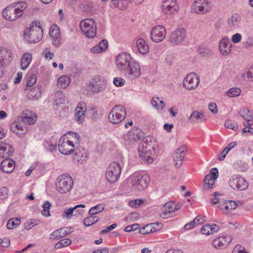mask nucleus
Returning a JSON list of instances; mask_svg holds the SVG:
<instances>
[{
	"instance_id": "36",
	"label": "nucleus",
	"mask_w": 253,
	"mask_h": 253,
	"mask_svg": "<svg viewBox=\"0 0 253 253\" xmlns=\"http://www.w3.org/2000/svg\"><path fill=\"white\" fill-rule=\"evenodd\" d=\"M162 9L163 12L165 14L172 13L174 11L178 10V5H171L169 4H162Z\"/></svg>"
},
{
	"instance_id": "62",
	"label": "nucleus",
	"mask_w": 253,
	"mask_h": 253,
	"mask_svg": "<svg viewBox=\"0 0 253 253\" xmlns=\"http://www.w3.org/2000/svg\"><path fill=\"white\" fill-rule=\"evenodd\" d=\"M201 231L202 233L204 235H208L211 234L210 224H206L204 225L201 228Z\"/></svg>"
},
{
	"instance_id": "46",
	"label": "nucleus",
	"mask_w": 253,
	"mask_h": 253,
	"mask_svg": "<svg viewBox=\"0 0 253 253\" xmlns=\"http://www.w3.org/2000/svg\"><path fill=\"white\" fill-rule=\"evenodd\" d=\"M27 86L31 87L36 83V76L34 74L28 73L27 76Z\"/></svg>"
},
{
	"instance_id": "47",
	"label": "nucleus",
	"mask_w": 253,
	"mask_h": 253,
	"mask_svg": "<svg viewBox=\"0 0 253 253\" xmlns=\"http://www.w3.org/2000/svg\"><path fill=\"white\" fill-rule=\"evenodd\" d=\"M19 121L17 120L12 123L10 125V130L12 132H15L16 131H19L21 128H26V127L24 126H22L20 123H19Z\"/></svg>"
},
{
	"instance_id": "60",
	"label": "nucleus",
	"mask_w": 253,
	"mask_h": 253,
	"mask_svg": "<svg viewBox=\"0 0 253 253\" xmlns=\"http://www.w3.org/2000/svg\"><path fill=\"white\" fill-rule=\"evenodd\" d=\"M43 145L47 150L50 152H53L56 149V146L55 145L51 144L47 141H45Z\"/></svg>"
},
{
	"instance_id": "31",
	"label": "nucleus",
	"mask_w": 253,
	"mask_h": 253,
	"mask_svg": "<svg viewBox=\"0 0 253 253\" xmlns=\"http://www.w3.org/2000/svg\"><path fill=\"white\" fill-rule=\"evenodd\" d=\"M41 96V89L39 86L32 87L28 92L27 97L30 100L38 99Z\"/></svg>"
},
{
	"instance_id": "6",
	"label": "nucleus",
	"mask_w": 253,
	"mask_h": 253,
	"mask_svg": "<svg viewBox=\"0 0 253 253\" xmlns=\"http://www.w3.org/2000/svg\"><path fill=\"white\" fill-rule=\"evenodd\" d=\"M121 172V167L117 162L111 163L107 167L106 178L110 183H114L119 178Z\"/></svg>"
},
{
	"instance_id": "42",
	"label": "nucleus",
	"mask_w": 253,
	"mask_h": 253,
	"mask_svg": "<svg viewBox=\"0 0 253 253\" xmlns=\"http://www.w3.org/2000/svg\"><path fill=\"white\" fill-rule=\"evenodd\" d=\"M72 243V241L69 239H64L58 242L55 245L54 248L59 249L63 247L69 246Z\"/></svg>"
},
{
	"instance_id": "15",
	"label": "nucleus",
	"mask_w": 253,
	"mask_h": 253,
	"mask_svg": "<svg viewBox=\"0 0 253 253\" xmlns=\"http://www.w3.org/2000/svg\"><path fill=\"white\" fill-rule=\"evenodd\" d=\"M91 89L95 93L103 91L106 88V81L100 76H95L90 82Z\"/></svg>"
},
{
	"instance_id": "29",
	"label": "nucleus",
	"mask_w": 253,
	"mask_h": 253,
	"mask_svg": "<svg viewBox=\"0 0 253 253\" xmlns=\"http://www.w3.org/2000/svg\"><path fill=\"white\" fill-rule=\"evenodd\" d=\"M188 120L192 123L197 124L205 121L206 118L203 113L195 111L192 113Z\"/></svg>"
},
{
	"instance_id": "55",
	"label": "nucleus",
	"mask_w": 253,
	"mask_h": 253,
	"mask_svg": "<svg viewBox=\"0 0 253 253\" xmlns=\"http://www.w3.org/2000/svg\"><path fill=\"white\" fill-rule=\"evenodd\" d=\"M64 135H67V137H69V136H71L73 138L75 139V144H79L80 143V135L78 133L72 131H69Z\"/></svg>"
},
{
	"instance_id": "52",
	"label": "nucleus",
	"mask_w": 253,
	"mask_h": 253,
	"mask_svg": "<svg viewBox=\"0 0 253 253\" xmlns=\"http://www.w3.org/2000/svg\"><path fill=\"white\" fill-rule=\"evenodd\" d=\"M198 52L203 57L211 55L212 53L210 49L205 47H199L198 49Z\"/></svg>"
},
{
	"instance_id": "33",
	"label": "nucleus",
	"mask_w": 253,
	"mask_h": 253,
	"mask_svg": "<svg viewBox=\"0 0 253 253\" xmlns=\"http://www.w3.org/2000/svg\"><path fill=\"white\" fill-rule=\"evenodd\" d=\"M85 205L84 204L77 205L73 208H70L69 209H65L64 211L62 214L63 218H66L68 219H71L72 217L74 215V211L77 208H84Z\"/></svg>"
},
{
	"instance_id": "56",
	"label": "nucleus",
	"mask_w": 253,
	"mask_h": 253,
	"mask_svg": "<svg viewBox=\"0 0 253 253\" xmlns=\"http://www.w3.org/2000/svg\"><path fill=\"white\" fill-rule=\"evenodd\" d=\"M164 207L165 208H168L170 211L171 213L179 209L178 207L171 203H167L165 204Z\"/></svg>"
},
{
	"instance_id": "10",
	"label": "nucleus",
	"mask_w": 253,
	"mask_h": 253,
	"mask_svg": "<svg viewBox=\"0 0 253 253\" xmlns=\"http://www.w3.org/2000/svg\"><path fill=\"white\" fill-rule=\"evenodd\" d=\"M141 69L139 64L135 61L131 63L122 72L129 80L137 79L140 76Z\"/></svg>"
},
{
	"instance_id": "58",
	"label": "nucleus",
	"mask_w": 253,
	"mask_h": 253,
	"mask_svg": "<svg viewBox=\"0 0 253 253\" xmlns=\"http://www.w3.org/2000/svg\"><path fill=\"white\" fill-rule=\"evenodd\" d=\"M143 203L142 199H135L133 201H130L129 202V205L133 208H136Z\"/></svg>"
},
{
	"instance_id": "32",
	"label": "nucleus",
	"mask_w": 253,
	"mask_h": 253,
	"mask_svg": "<svg viewBox=\"0 0 253 253\" xmlns=\"http://www.w3.org/2000/svg\"><path fill=\"white\" fill-rule=\"evenodd\" d=\"M136 46L139 52L141 54H145L149 51V46L143 39L137 40Z\"/></svg>"
},
{
	"instance_id": "57",
	"label": "nucleus",
	"mask_w": 253,
	"mask_h": 253,
	"mask_svg": "<svg viewBox=\"0 0 253 253\" xmlns=\"http://www.w3.org/2000/svg\"><path fill=\"white\" fill-rule=\"evenodd\" d=\"M215 180H211L209 179V181H206V177L205 178V179L204 180V188L205 189L208 190L210 188H213V186L214 185V181Z\"/></svg>"
},
{
	"instance_id": "44",
	"label": "nucleus",
	"mask_w": 253,
	"mask_h": 253,
	"mask_svg": "<svg viewBox=\"0 0 253 253\" xmlns=\"http://www.w3.org/2000/svg\"><path fill=\"white\" fill-rule=\"evenodd\" d=\"M40 223V220L30 219L27 220L24 224V228L26 230H29L32 227L37 225Z\"/></svg>"
},
{
	"instance_id": "35",
	"label": "nucleus",
	"mask_w": 253,
	"mask_h": 253,
	"mask_svg": "<svg viewBox=\"0 0 253 253\" xmlns=\"http://www.w3.org/2000/svg\"><path fill=\"white\" fill-rule=\"evenodd\" d=\"M127 5V2L124 0H112L110 6L112 8H119L120 9H126Z\"/></svg>"
},
{
	"instance_id": "39",
	"label": "nucleus",
	"mask_w": 253,
	"mask_h": 253,
	"mask_svg": "<svg viewBox=\"0 0 253 253\" xmlns=\"http://www.w3.org/2000/svg\"><path fill=\"white\" fill-rule=\"evenodd\" d=\"M17 121L19 122H22L25 124L29 125H33L35 123V120L31 116H27L26 114H23L21 116L17 118Z\"/></svg>"
},
{
	"instance_id": "59",
	"label": "nucleus",
	"mask_w": 253,
	"mask_h": 253,
	"mask_svg": "<svg viewBox=\"0 0 253 253\" xmlns=\"http://www.w3.org/2000/svg\"><path fill=\"white\" fill-rule=\"evenodd\" d=\"M113 83L117 86H122L125 84V81L121 78L116 77L113 80Z\"/></svg>"
},
{
	"instance_id": "8",
	"label": "nucleus",
	"mask_w": 253,
	"mask_h": 253,
	"mask_svg": "<svg viewBox=\"0 0 253 253\" xmlns=\"http://www.w3.org/2000/svg\"><path fill=\"white\" fill-rule=\"evenodd\" d=\"M138 151L140 157L147 163L150 164L153 162V159L151 155L154 151V149L152 145L141 142L139 144Z\"/></svg>"
},
{
	"instance_id": "48",
	"label": "nucleus",
	"mask_w": 253,
	"mask_h": 253,
	"mask_svg": "<svg viewBox=\"0 0 253 253\" xmlns=\"http://www.w3.org/2000/svg\"><path fill=\"white\" fill-rule=\"evenodd\" d=\"M240 93L241 89L237 87H232L229 89L227 92V95L230 97L238 96Z\"/></svg>"
},
{
	"instance_id": "41",
	"label": "nucleus",
	"mask_w": 253,
	"mask_h": 253,
	"mask_svg": "<svg viewBox=\"0 0 253 253\" xmlns=\"http://www.w3.org/2000/svg\"><path fill=\"white\" fill-rule=\"evenodd\" d=\"M98 220L99 218L97 216L89 215L84 219L83 223L85 226H89L96 223Z\"/></svg>"
},
{
	"instance_id": "40",
	"label": "nucleus",
	"mask_w": 253,
	"mask_h": 253,
	"mask_svg": "<svg viewBox=\"0 0 253 253\" xmlns=\"http://www.w3.org/2000/svg\"><path fill=\"white\" fill-rule=\"evenodd\" d=\"M104 209V206L101 204H98L90 209L88 211V214L89 215H94L102 211Z\"/></svg>"
},
{
	"instance_id": "50",
	"label": "nucleus",
	"mask_w": 253,
	"mask_h": 253,
	"mask_svg": "<svg viewBox=\"0 0 253 253\" xmlns=\"http://www.w3.org/2000/svg\"><path fill=\"white\" fill-rule=\"evenodd\" d=\"M51 207V204L48 201H46L42 205L43 210L42 212V214L46 217H48L50 216V214L49 212V209Z\"/></svg>"
},
{
	"instance_id": "3",
	"label": "nucleus",
	"mask_w": 253,
	"mask_h": 253,
	"mask_svg": "<svg viewBox=\"0 0 253 253\" xmlns=\"http://www.w3.org/2000/svg\"><path fill=\"white\" fill-rule=\"evenodd\" d=\"M131 188L134 191H141L146 189L149 183L150 177L146 174H134L130 177Z\"/></svg>"
},
{
	"instance_id": "38",
	"label": "nucleus",
	"mask_w": 253,
	"mask_h": 253,
	"mask_svg": "<svg viewBox=\"0 0 253 253\" xmlns=\"http://www.w3.org/2000/svg\"><path fill=\"white\" fill-rule=\"evenodd\" d=\"M53 30L50 29L49 34L50 36L53 38L52 43L55 46H58L61 42L60 39L59 37V33L58 30H56L55 34Z\"/></svg>"
},
{
	"instance_id": "64",
	"label": "nucleus",
	"mask_w": 253,
	"mask_h": 253,
	"mask_svg": "<svg viewBox=\"0 0 253 253\" xmlns=\"http://www.w3.org/2000/svg\"><path fill=\"white\" fill-rule=\"evenodd\" d=\"M224 204L228 205L229 208L230 210H235L237 206V204L236 202L231 200H225L224 201Z\"/></svg>"
},
{
	"instance_id": "27",
	"label": "nucleus",
	"mask_w": 253,
	"mask_h": 253,
	"mask_svg": "<svg viewBox=\"0 0 253 253\" xmlns=\"http://www.w3.org/2000/svg\"><path fill=\"white\" fill-rule=\"evenodd\" d=\"M232 44L228 39L223 38L219 43V48L223 55H227L231 51Z\"/></svg>"
},
{
	"instance_id": "30",
	"label": "nucleus",
	"mask_w": 253,
	"mask_h": 253,
	"mask_svg": "<svg viewBox=\"0 0 253 253\" xmlns=\"http://www.w3.org/2000/svg\"><path fill=\"white\" fill-rule=\"evenodd\" d=\"M241 20L240 16L237 13H234L228 19V26L230 29L237 28L240 25Z\"/></svg>"
},
{
	"instance_id": "53",
	"label": "nucleus",
	"mask_w": 253,
	"mask_h": 253,
	"mask_svg": "<svg viewBox=\"0 0 253 253\" xmlns=\"http://www.w3.org/2000/svg\"><path fill=\"white\" fill-rule=\"evenodd\" d=\"M60 231L61 232L62 237H63L72 233L74 231V229L71 227H65L60 228Z\"/></svg>"
},
{
	"instance_id": "17",
	"label": "nucleus",
	"mask_w": 253,
	"mask_h": 253,
	"mask_svg": "<svg viewBox=\"0 0 253 253\" xmlns=\"http://www.w3.org/2000/svg\"><path fill=\"white\" fill-rule=\"evenodd\" d=\"M185 30L181 28L178 29L170 35L169 41L174 45H177L182 42L185 38Z\"/></svg>"
},
{
	"instance_id": "61",
	"label": "nucleus",
	"mask_w": 253,
	"mask_h": 253,
	"mask_svg": "<svg viewBox=\"0 0 253 253\" xmlns=\"http://www.w3.org/2000/svg\"><path fill=\"white\" fill-rule=\"evenodd\" d=\"M139 227V224L138 223L133 224L131 225H129L126 227L124 231L126 232H130L132 231L136 230Z\"/></svg>"
},
{
	"instance_id": "11",
	"label": "nucleus",
	"mask_w": 253,
	"mask_h": 253,
	"mask_svg": "<svg viewBox=\"0 0 253 253\" xmlns=\"http://www.w3.org/2000/svg\"><path fill=\"white\" fill-rule=\"evenodd\" d=\"M229 184L233 189L238 191L246 190L248 187V183L246 179L238 175H234L229 180Z\"/></svg>"
},
{
	"instance_id": "20",
	"label": "nucleus",
	"mask_w": 253,
	"mask_h": 253,
	"mask_svg": "<svg viewBox=\"0 0 253 253\" xmlns=\"http://www.w3.org/2000/svg\"><path fill=\"white\" fill-rule=\"evenodd\" d=\"M240 116L246 121L243 122L245 126H250L253 125V111L247 108H243L239 111Z\"/></svg>"
},
{
	"instance_id": "7",
	"label": "nucleus",
	"mask_w": 253,
	"mask_h": 253,
	"mask_svg": "<svg viewBox=\"0 0 253 253\" xmlns=\"http://www.w3.org/2000/svg\"><path fill=\"white\" fill-rule=\"evenodd\" d=\"M80 28L85 36L89 38H94L96 34V25L93 19L86 18L80 23Z\"/></svg>"
},
{
	"instance_id": "21",
	"label": "nucleus",
	"mask_w": 253,
	"mask_h": 253,
	"mask_svg": "<svg viewBox=\"0 0 253 253\" xmlns=\"http://www.w3.org/2000/svg\"><path fill=\"white\" fill-rule=\"evenodd\" d=\"M66 101L65 95L61 91L56 92L54 97V109L60 111V109H63Z\"/></svg>"
},
{
	"instance_id": "51",
	"label": "nucleus",
	"mask_w": 253,
	"mask_h": 253,
	"mask_svg": "<svg viewBox=\"0 0 253 253\" xmlns=\"http://www.w3.org/2000/svg\"><path fill=\"white\" fill-rule=\"evenodd\" d=\"M155 225V224H148L139 229V233L141 234H148L152 233L151 226Z\"/></svg>"
},
{
	"instance_id": "54",
	"label": "nucleus",
	"mask_w": 253,
	"mask_h": 253,
	"mask_svg": "<svg viewBox=\"0 0 253 253\" xmlns=\"http://www.w3.org/2000/svg\"><path fill=\"white\" fill-rule=\"evenodd\" d=\"M60 228L53 231L50 235V239L52 240L59 239L62 238Z\"/></svg>"
},
{
	"instance_id": "14",
	"label": "nucleus",
	"mask_w": 253,
	"mask_h": 253,
	"mask_svg": "<svg viewBox=\"0 0 253 253\" xmlns=\"http://www.w3.org/2000/svg\"><path fill=\"white\" fill-rule=\"evenodd\" d=\"M166 31L165 27L157 25L153 27L151 32V39L155 42H162L165 38Z\"/></svg>"
},
{
	"instance_id": "13",
	"label": "nucleus",
	"mask_w": 253,
	"mask_h": 253,
	"mask_svg": "<svg viewBox=\"0 0 253 253\" xmlns=\"http://www.w3.org/2000/svg\"><path fill=\"white\" fill-rule=\"evenodd\" d=\"M199 77L195 73L188 74L183 80V86L188 90L195 89L199 84Z\"/></svg>"
},
{
	"instance_id": "19",
	"label": "nucleus",
	"mask_w": 253,
	"mask_h": 253,
	"mask_svg": "<svg viewBox=\"0 0 253 253\" xmlns=\"http://www.w3.org/2000/svg\"><path fill=\"white\" fill-rule=\"evenodd\" d=\"M86 110V107L84 102H80L78 105L75 109V117L78 123L82 124L84 122Z\"/></svg>"
},
{
	"instance_id": "26",
	"label": "nucleus",
	"mask_w": 253,
	"mask_h": 253,
	"mask_svg": "<svg viewBox=\"0 0 253 253\" xmlns=\"http://www.w3.org/2000/svg\"><path fill=\"white\" fill-rule=\"evenodd\" d=\"M231 240L232 238L230 236L220 237L215 239L212 241V244L216 248H222L228 245L231 242Z\"/></svg>"
},
{
	"instance_id": "18",
	"label": "nucleus",
	"mask_w": 253,
	"mask_h": 253,
	"mask_svg": "<svg viewBox=\"0 0 253 253\" xmlns=\"http://www.w3.org/2000/svg\"><path fill=\"white\" fill-rule=\"evenodd\" d=\"M12 58V54L10 50L0 47V64L4 66L9 64Z\"/></svg>"
},
{
	"instance_id": "16",
	"label": "nucleus",
	"mask_w": 253,
	"mask_h": 253,
	"mask_svg": "<svg viewBox=\"0 0 253 253\" xmlns=\"http://www.w3.org/2000/svg\"><path fill=\"white\" fill-rule=\"evenodd\" d=\"M186 152L187 147L186 145H183L178 147L173 153V159L175 162V167L178 168L182 165Z\"/></svg>"
},
{
	"instance_id": "49",
	"label": "nucleus",
	"mask_w": 253,
	"mask_h": 253,
	"mask_svg": "<svg viewBox=\"0 0 253 253\" xmlns=\"http://www.w3.org/2000/svg\"><path fill=\"white\" fill-rule=\"evenodd\" d=\"M225 126L233 130H236L238 128V124L234 121H226L224 124Z\"/></svg>"
},
{
	"instance_id": "2",
	"label": "nucleus",
	"mask_w": 253,
	"mask_h": 253,
	"mask_svg": "<svg viewBox=\"0 0 253 253\" xmlns=\"http://www.w3.org/2000/svg\"><path fill=\"white\" fill-rule=\"evenodd\" d=\"M43 31L39 21L32 22L31 26L25 30L24 39L29 43H37L43 37Z\"/></svg>"
},
{
	"instance_id": "4",
	"label": "nucleus",
	"mask_w": 253,
	"mask_h": 253,
	"mask_svg": "<svg viewBox=\"0 0 253 253\" xmlns=\"http://www.w3.org/2000/svg\"><path fill=\"white\" fill-rule=\"evenodd\" d=\"M73 180L69 174H62L56 179L55 186L56 190L61 194L69 192L73 185Z\"/></svg>"
},
{
	"instance_id": "5",
	"label": "nucleus",
	"mask_w": 253,
	"mask_h": 253,
	"mask_svg": "<svg viewBox=\"0 0 253 253\" xmlns=\"http://www.w3.org/2000/svg\"><path fill=\"white\" fill-rule=\"evenodd\" d=\"M126 113L123 105H116L111 110L108 115L109 121L114 124L121 122L126 117Z\"/></svg>"
},
{
	"instance_id": "12",
	"label": "nucleus",
	"mask_w": 253,
	"mask_h": 253,
	"mask_svg": "<svg viewBox=\"0 0 253 253\" xmlns=\"http://www.w3.org/2000/svg\"><path fill=\"white\" fill-rule=\"evenodd\" d=\"M133 61L129 54L121 52L116 58V65L118 69L122 72Z\"/></svg>"
},
{
	"instance_id": "9",
	"label": "nucleus",
	"mask_w": 253,
	"mask_h": 253,
	"mask_svg": "<svg viewBox=\"0 0 253 253\" xmlns=\"http://www.w3.org/2000/svg\"><path fill=\"white\" fill-rule=\"evenodd\" d=\"M70 137L62 136L59 141L58 148L60 152L65 155H68L73 152L75 145L74 142L69 140Z\"/></svg>"
},
{
	"instance_id": "1",
	"label": "nucleus",
	"mask_w": 253,
	"mask_h": 253,
	"mask_svg": "<svg viewBox=\"0 0 253 253\" xmlns=\"http://www.w3.org/2000/svg\"><path fill=\"white\" fill-rule=\"evenodd\" d=\"M27 7V3L24 1L13 3L4 8L2 16L6 20L14 21L22 15L23 11Z\"/></svg>"
},
{
	"instance_id": "43",
	"label": "nucleus",
	"mask_w": 253,
	"mask_h": 253,
	"mask_svg": "<svg viewBox=\"0 0 253 253\" xmlns=\"http://www.w3.org/2000/svg\"><path fill=\"white\" fill-rule=\"evenodd\" d=\"M218 177V171L217 168H213L211 169L210 173L206 176V181L211 180H216Z\"/></svg>"
},
{
	"instance_id": "37",
	"label": "nucleus",
	"mask_w": 253,
	"mask_h": 253,
	"mask_svg": "<svg viewBox=\"0 0 253 253\" xmlns=\"http://www.w3.org/2000/svg\"><path fill=\"white\" fill-rule=\"evenodd\" d=\"M70 83V78L66 75L60 77L57 81V84L61 88L66 87Z\"/></svg>"
},
{
	"instance_id": "23",
	"label": "nucleus",
	"mask_w": 253,
	"mask_h": 253,
	"mask_svg": "<svg viewBox=\"0 0 253 253\" xmlns=\"http://www.w3.org/2000/svg\"><path fill=\"white\" fill-rule=\"evenodd\" d=\"M193 7L196 12L198 13H205L210 9L207 0H195Z\"/></svg>"
},
{
	"instance_id": "45",
	"label": "nucleus",
	"mask_w": 253,
	"mask_h": 253,
	"mask_svg": "<svg viewBox=\"0 0 253 253\" xmlns=\"http://www.w3.org/2000/svg\"><path fill=\"white\" fill-rule=\"evenodd\" d=\"M20 223V220L18 218H12L9 219L6 224V227L8 229H12Z\"/></svg>"
},
{
	"instance_id": "24",
	"label": "nucleus",
	"mask_w": 253,
	"mask_h": 253,
	"mask_svg": "<svg viewBox=\"0 0 253 253\" xmlns=\"http://www.w3.org/2000/svg\"><path fill=\"white\" fill-rule=\"evenodd\" d=\"M14 152L13 147L4 142L0 143V157L2 158H8Z\"/></svg>"
},
{
	"instance_id": "63",
	"label": "nucleus",
	"mask_w": 253,
	"mask_h": 253,
	"mask_svg": "<svg viewBox=\"0 0 253 253\" xmlns=\"http://www.w3.org/2000/svg\"><path fill=\"white\" fill-rule=\"evenodd\" d=\"M116 226H117V224L114 223V224L108 226L106 229L102 230L100 231V234L101 235L105 234L108 233L109 232H110V231L115 229L116 227Z\"/></svg>"
},
{
	"instance_id": "34",
	"label": "nucleus",
	"mask_w": 253,
	"mask_h": 253,
	"mask_svg": "<svg viewBox=\"0 0 253 253\" xmlns=\"http://www.w3.org/2000/svg\"><path fill=\"white\" fill-rule=\"evenodd\" d=\"M32 60V55L29 53L23 54L21 59V66L22 70L26 69L29 66Z\"/></svg>"
},
{
	"instance_id": "28",
	"label": "nucleus",
	"mask_w": 253,
	"mask_h": 253,
	"mask_svg": "<svg viewBox=\"0 0 253 253\" xmlns=\"http://www.w3.org/2000/svg\"><path fill=\"white\" fill-rule=\"evenodd\" d=\"M74 159L78 162H83L87 158V152L85 149L82 147L74 148Z\"/></svg>"
},
{
	"instance_id": "22",
	"label": "nucleus",
	"mask_w": 253,
	"mask_h": 253,
	"mask_svg": "<svg viewBox=\"0 0 253 253\" xmlns=\"http://www.w3.org/2000/svg\"><path fill=\"white\" fill-rule=\"evenodd\" d=\"M143 137L142 130L137 127H133L126 136V138L132 142L140 140Z\"/></svg>"
},
{
	"instance_id": "25",
	"label": "nucleus",
	"mask_w": 253,
	"mask_h": 253,
	"mask_svg": "<svg viewBox=\"0 0 253 253\" xmlns=\"http://www.w3.org/2000/svg\"><path fill=\"white\" fill-rule=\"evenodd\" d=\"M15 162L9 158H6L0 164V169L3 172L10 173L14 169Z\"/></svg>"
}]
</instances>
